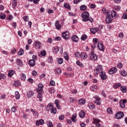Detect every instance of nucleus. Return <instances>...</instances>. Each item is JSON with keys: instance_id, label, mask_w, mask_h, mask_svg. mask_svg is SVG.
<instances>
[{"instance_id": "obj_1", "label": "nucleus", "mask_w": 127, "mask_h": 127, "mask_svg": "<svg viewBox=\"0 0 127 127\" xmlns=\"http://www.w3.org/2000/svg\"><path fill=\"white\" fill-rule=\"evenodd\" d=\"M83 21H90L91 23L94 22V20L92 18H90V14L88 11L84 12L81 14Z\"/></svg>"}, {"instance_id": "obj_2", "label": "nucleus", "mask_w": 127, "mask_h": 127, "mask_svg": "<svg viewBox=\"0 0 127 127\" xmlns=\"http://www.w3.org/2000/svg\"><path fill=\"white\" fill-rule=\"evenodd\" d=\"M38 88L36 89V90L38 93L37 98L40 99V98L42 97V95H43V84L41 83H39L38 85Z\"/></svg>"}, {"instance_id": "obj_3", "label": "nucleus", "mask_w": 127, "mask_h": 127, "mask_svg": "<svg viewBox=\"0 0 127 127\" xmlns=\"http://www.w3.org/2000/svg\"><path fill=\"white\" fill-rule=\"evenodd\" d=\"M100 122H101V120L94 118L93 122H92V124L96 125V127H101L102 125H101V124L99 123Z\"/></svg>"}, {"instance_id": "obj_4", "label": "nucleus", "mask_w": 127, "mask_h": 127, "mask_svg": "<svg viewBox=\"0 0 127 127\" xmlns=\"http://www.w3.org/2000/svg\"><path fill=\"white\" fill-rule=\"evenodd\" d=\"M126 103H127V99L120 100L119 104L122 109H125L126 108Z\"/></svg>"}, {"instance_id": "obj_5", "label": "nucleus", "mask_w": 127, "mask_h": 127, "mask_svg": "<svg viewBox=\"0 0 127 127\" xmlns=\"http://www.w3.org/2000/svg\"><path fill=\"white\" fill-rule=\"evenodd\" d=\"M98 47L99 49V50H101V51H105V47L104 46V44H103V43L101 41L99 42L98 43Z\"/></svg>"}, {"instance_id": "obj_6", "label": "nucleus", "mask_w": 127, "mask_h": 127, "mask_svg": "<svg viewBox=\"0 0 127 127\" xmlns=\"http://www.w3.org/2000/svg\"><path fill=\"white\" fill-rule=\"evenodd\" d=\"M62 36L64 39H68L70 37V35L69 34V32L66 31L62 33Z\"/></svg>"}, {"instance_id": "obj_7", "label": "nucleus", "mask_w": 127, "mask_h": 127, "mask_svg": "<svg viewBox=\"0 0 127 127\" xmlns=\"http://www.w3.org/2000/svg\"><path fill=\"white\" fill-rule=\"evenodd\" d=\"M90 59L91 60H94L95 61H97L98 60V57L96 54L94 53V52H92L90 55Z\"/></svg>"}, {"instance_id": "obj_8", "label": "nucleus", "mask_w": 127, "mask_h": 127, "mask_svg": "<svg viewBox=\"0 0 127 127\" xmlns=\"http://www.w3.org/2000/svg\"><path fill=\"white\" fill-rule=\"evenodd\" d=\"M112 16L111 14H108L106 16V23H111L113 21V19H112Z\"/></svg>"}, {"instance_id": "obj_9", "label": "nucleus", "mask_w": 127, "mask_h": 127, "mask_svg": "<svg viewBox=\"0 0 127 127\" xmlns=\"http://www.w3.org/2000/svg\"><path fill=\"white\" fill-rule=\"evenodd\" d=\"M124 114L123 112H119L115 115L116 119H122L124 118Z\"/></svg>"}, {"instance_id": "obj_10", "label": "nucleus", "mask_w": 127, "mask_h": 127, "mask_svg": "<svg viewBox=\"0 0 127 127\" xmlns=\"http://www.w3.org/2000/svg\"><path fill=\"white\" fill-rule=\"evenodd\" d=\"M99 75L102 80H106V79H107V75H106V72H105V71H101L99 73Z\"/></svg>"}, {"instance_id": "obj_11", "label": "nucleus", "mask_w": 127, "mask_h": 127, "mask_svg": "<svg viewBox=\"0 0 127 127\" xmlns=\"http://www.w3.org/2000/svg\"><path fill=\"white\" fill-rule=\"evenodd\" d=\"M99 31V29L97 27L95 28H91L90 29V31L91 33H93V34H96L97 32Z\"/></svg>"}, {"instance_id": "obj_12", "label": "nucleus", "mask_w": 127, "mask_h": 127, "mask_svg": "<svg viewBox=\"0 0 127 127\" xmlns=\"http://www.w3.org/2000/svg\"><path fill=\"white\" fill-rule=\"evenodd\" d=\"M117 71H118V69H117V68L114 67L109 70V74H110V75H113V74H114V73H116Z\"/></svg>"}, {"instance_id": "obj_13", "label": "nucleus", "mask_w": 127, "mask_h": 127, "mask_svg": "<svg viewBox=\"0 0 127 127\" xmlns=\"http://www.w3.org/2000/svg\"><path fill=\"white\" fill-rule=\"evenodd\" d=\"M87 57H88L87 53H81L80 54V58H81L82 59H83V60H86V59H87Z\"/></svg>"}, {"instance_id": "obj_14", "label": "nucleus", "mask_w": 127, "mask_h": 127, "mask_svg": "<svg viewBox=\"0 0 127 127\" xmlns=\"http://www.w3.org/2000/svg\"><path fill=\"white\" fill-rule=\"evenodd\" d=\"M34 95V92L33 91H29L27 92V97L28 98H31Z\"/></svg>"}, {"instance_id": "obj_15", "label": "nucleus", "mask_w": 127, "mask_h": 127, "mask_svg": "<svg viewBox=\"0 0 127 127\" xmlns=\"http://www.w3.org/2000/svg\"><path fill=\"white\" fill-rule=\"evenodd\" d=\"M44 124V120H43V119H41L39 121H37L36 123V125L37 127H39L40 125H43Z\"/></svg>"}, {"instance_id": "obj_16", "label": "nucleus", "mask_w": 127, "mask_h": 127, "mask_svg": "<svg viewBox=\"0 0 127 127\" xmlns=\"http://www.w3.org/2000/svg\"><path fill=\"white\" fill-rule=\"evenodd\" d=\"M55 104L56 105V107L58 110H61V107L60 106V105L59 104V100H56L55 101Z\"/></svg>"}, {"instance_id": "obj_17", "label": "nucleus", "mask_w": 127, "mask_h": 127, "mask_svg": "<svg viewBox=\"0 0 127 127\" xmlns=\"http://www.w3.org/2000/svg\"><path fill=\"white\" fill-rule=\"evenodd\" d=\"M55 26L58 30L61 28V25L59 23V21H57L55 23Z\"/></svg>"}, {"instance_id": "obj_18", "label": "nucleus", "mask_w": 127, "mask_h": 127, "mask_svg": "<svg viewBox=\"0 0 127 127\" xmlns=\"http://www.w3.org/2000/svg\"><path fill=\"white\" fill-rule=\"evenodd\" d=\"M59 47L56 46L53 48L52 50L53 52H54V53H58V52H59Z\"/></svg>"}, {"instance_id": "obj_19", "label": "nucleus", "mask_w": 127, "mask_h": 127, "mask_svg": "<svg viewBox=\"0 0 127 127\" xmlns=\"http://www.w3.org/2000/svg\"><path fill=\"white\" fill-rule=\"evenodd\" d=\"M71 40H72V41H74V42H77L79 40V38H78V36L76 35H73L71 37Z\"/></svg>"}, {"instance_id": "obj_20", "label": "nucleus", "mask_w": 127, "mask_h": 127, "mask_svg": "<svg viewBox=\"0 0 127 127\" xmlns=\"http://www.w3.org/2000/svg\"><path fill=\"white\" fill-rule=\"evenodd\" d=\"M29 63L31 67H34V66H35V61H34V60H30L29 61Z\"/></svg>"}, {"instance_id": "obj_21", "label": "nucleus", "mask_w": 127, "mask_h": 127, "mask_svg": "<svg viewBox=\"0 0 127 127\" xmlns=\"http://www.w3.org/2000/svg\"><path fill=\"white\" fill-rule=\"evenodd\" d=\"M86 103V100L84 99V98L80 99L78 101V104L79 105H85Z\"/></svg>"}, {"instance_id": "obj_22", "label": "nucleus", "mask_w": 127, "mask_h": 127, "mask_svg": "<svg viewBox=\"0 0 127 127\" xmlns=\"http://www.w3.org/2000/svg\"><path fill=\"white\" fill-rule=\"evenodd\" d=\"M35 46L37 49H39L41 47V43L39 42H36L35 43Z\"/></svg>"}, {"instance_id": "obj_23", "label": "nucleus", "mask_w": 127, "mask_h": 127, "mask_svg": "<svg viewBox=\"0 0 127 127\" xmlns=\"http://www.w3.org/2000/svg\"><path fill=\"white\" fill-rule=\"evenodd\" d=\"M51 113L55 115V114L57 113V109H56V108L53 106L51 109Z\"/></svg>"}, {"instance_id": "obj_24", "label": "nucleus", "mask_w": 127, "mask_h": 127, "mask_svg": "<svg viewBox=\"0 0 127 127\" xmlns=\"http://www.w3.org/2000/svg\"><path fill=\"white\" fill-rule=\"evenodd\" d=\"M85 115L86 114H85V111H84L83 110H82L79 113V116L80 118H81V119H83V118H84V117H85Z\"/></svg>"}, {"instance_id": "obj_25", "label": "nucleus", "mask_w": 127, "mask_h": 127, "mask_svg": "<svg viewBox=\"0 0 127 127\" xmlns=\"http://www.w3.org/2000/svg\"><path fill=\"white\" fill-rule=\"evenodd\" d=\"M120 74L121 75H122V76H124V77H126L127 75V71L125 70H122L120 71Z\"/></svg>"}, {"instance_id": "obj_26", "label": "nucleus", "mask_w": 127, "mask_h": 127, "mask_svg": "<svg viewBox=\"0 0 127 127\" xmlns=\"http://www.w3.org/2000/svg\"><path fill=\"white\" fill-rule=\"evenodd\" d=\"M76 117H77V115L76 114H74L72 115V117L71 118V120L73 123H76Z\"/></svg>"}, {"instance_id": "obj_27", "label": "nucleus", "mask_w": 127, "mask_h": 127, "mask_svg": "<svg viewBox=\"0 0 127 127\" xmlns=\"http://www.w3.org/2000/svg\"><path fill=\"white\" fill-rule=\"evenodd\" d=\"M64 57L66 61H68L69 60V56L68 55V53L67 52H65L64 54Z\"/></svg>"}, {"instance_id": "obj_28", "label": "nucleus", "mask_w": 127, "mask_h": 127, "mask_svg": "<svg viewBox=\"0 0 127 127\" xmlns=\"http://www.w3.org/2000/svg\"><path fill=\"white\" fill-rule=\"evenodd\" d=\"M17 64L18 66H22V62L19 59H17Z\"/></svg>"}, {"instance_id": "obj_29", "label": "nucleus", "mask_w": 127, "mask_h": 127, "mask_svg": "<svg viewBox=\"0 0 127 127\" xmlns=\"http://www.w3.org/2000/svg\"><path fill=\"white\" fill-rule=\"evenodd\" d=\"M110 15L112 18L113 17H116V15H117V12L115 10H112Z\"/></svg>"}, {"instance_id": "obj_30", "label": "nucleus", "mask_w": 127, "mask_h": 127, "mask_svg": "<svg viewBox=\"0 0 127 127\" xmlns=\"http://www.w3.org/2000/svg\"><path fill=\"white\" fill-rule=\"evenodd\" d=\"M95 104H96V105H101V98H97L96 100L95 101Z\"/></svg>"}, {"instance_id": "obj_31", "label": "nucleus", "mask_w": 127, "mask_h": 127, "mask_svg": "<svg viewBox=\"0 0 127 127\" xmlns=\"http://www.w3.org/2000/svg\"><path fill=\"white\" fill-rule=\"evenodd\" d=\"M53 107V106L52 105H51V103H49L48 106H47L46 110L47 111H50V110H51V109H52Z\"/></svg>"}, {"instance_id": "obj_32", "label": "nucleus", "mask_w": 127, "mask_h": 127, "mask_svg": "<svg viewBox=\"0 0 127 127\" xmlns=\"http://www.w3.org/2000/svg\"><path fill=\"white\" fill-rule=\"evenodd\" d=\"M14 74V71L11 70H9L8 73V76L9 77H12V75Z\"/></svg>"}, {"instance_id": "obj_33", "label": "nucleus", "mask_w": 127, "mask_h": 127, "mask_svg": "<svg viewBox=\"0 0 127 127\" xmlns=\"http://www.w3.org/2000/svg\"><path fill=\"white\" fill-rule=\"evenodd\" d=\"M15 98L16 99V100H18L19 98H20V95H19V93L17 91H15Z\"/></svg>"}, {"instance_id": "obj_34", "label": "nucleus", "mask_w": 127, "mask_h": 127, "mask_svg": "<svg viewBox=\"0 0 127 127\" xmlns=\"http://www.w3.org/2000/svg\"><path fill=\"white\" fill-rule=\"evenodd\" d=\"M62 71L61 69L59 68H57L56 69H55V72L56 73V74H60V73H61Z\"/></svg>"}, {"instance_id": "obj_35", "label": "nucleus", "mask_w": 127, "mask_h": 127, "mask_svg": "<svg viewBox=\"0 0 127 127\" xmlns=\"http://www.w3.org/2000/svg\"><path fill=\"white\" fill-rule=\"evenodd\" d=\"M121 86L122 84H121V83H118L114 84L113 86V88H114V89H117V88H119V87H121Z\"/></svg>"}, {"instance_id": "obj_36", "label": "nucleus", "mask_w": 127, "mask_h": 127, "mask_svg": "<svg viewBox=\"0 0 127 127\" xmlns=\"http://www.w3.org/2000/svg\"><path fill=\"white\" fill-rule=\"evenodd\" d=\"M88 107L89 109H90L91 110L95 109V105L93 103H89L88 104Z\"/></svg>"}, {"instance_id": "obj_37", "label": "nucleus", "mask_w": 127, "mask_h": 127, "mask_svg": "<svg viewBox=\"0 0 127 127\" xmlns=\"http://www.w3.org/2000/svg\"><path fill=\"white\" fill-rule=\"evenodd\" d=\"M26 78V76L24 73L21 74V79L22 81H25V79Z\"/></svg>"}, {"instance_id": "obj_38", "label": "nucleus", "mask_w": 127, "mask_h": 127, "mask_svg": "<svg viewBox=\"0 0 127 127\" xmlns=\"http://www.w3.org/2000/svg\"><path fill=\"white\" fill-rule=\"evenodd\" d=\"M64 6L65 7V8H68V9H71V6H70V5L68 3H65L64 4Z\"/></svg>"}, {"instance_id": "obj_39", "label": "nucleus", "mask_w": 127, "mask_h": 127, "mask_svg": "<svg viewBox=\"0 0 127 127\" xmlns=\"http://www.w3.org/2000/svg\"><path fill=\"white\" fill-rule=\"evenodd\" d=\"M47 125L49 127H53V124H52V122L50 121H48L47 122Z\"/></svg>"}, {"instance_id": "obj_40", "label": "nucleus", "mask_w": 127, "mask_h": 127, "mask_svg": "<svg viewBox=\"0 0 127 127\" xmlns=\"http://www.w3.org/2000/svg\"><path fill=\"white\" fill-rule=\"evenodd\" d=\"M97 89H98V86L96 85L90 87L91 91H92L93 92H94V91H95V90H97Z\"/></svg>"}, {"instance_id": "obj_41", "label": "nucleus", "mask_w": 127, "mask_h": 127, "mask_svg": "<svg viewBox=\"0 0 127 127\" xmlns=\"http://www.w3.org/2000/svg\"><path fill=\"white\" fill-rule=\"evenodd\" d=\"M96 69H98L99 71V72H103V66H102V65H98Z\"/></svg>"}, {"instance_id": "obj_42", "label": "nucleus", "mask_w": 127, "mask_h": 127, "mask_svg": "<svg viewBox=\"0 0 127 127\" xmlns=\"http://www.w3.org/2000/svg\"><path fill=\"white\" fill-rule=\"evenodd\" d=\"M23 53H24V51L22 49H20L18 54L20 55V56H21V55H23Z\"/></svg>"}, {"instance_id": "obj_43", "label": "nucleus", "mask_w": 127, "mask_h": 127, "mask_svg": "<svg viewBox=\"0 0 127 127\" xmlns=\"http://www.w3.org/2000/svg\"><path fill=\"white\" fill-rule=\"evenodd\" d=\"M17 4V1L16 0H12V6L13 7H15Z\"/></svg>"}, {"instance_id": "obj_44", "label": "nucleus", "mask_w": 127, "mask_h": 127, "mask_svg": "<svg viewBox=\"0 0 127 127\" xmlns=\"http://www.w3.org/2000/svg\"><path fill=\"white\" fill-rule=\"evenodd\" d=\"M5 14L3 13H1L0 14V19H4V18H5Z\"/></svg>"}, {"instance_id": "obj_45", "label": "nucleus", "mask_w": 127, "mask_h": 127, "mask_svg": "<svg viewBox=\"0 0 127 127\" xmlns=\"http://www.w3.org/2000/svg\"><path fill=\"white\" fill-rule=\"evenodd\" d=\"M81 10H86L87 9V6L82 5L80 7Z\"/></svg>"}, {"instance_id": "obj_46", "label": "nucleus", "mask_w": 127, "mask_h": 127, "mask_svg": "<svg viewBox=\"0 0 127 127\" xmlns=\"http://www.w3.org/2000/svg\"><path fill=\"white\" fill-rule=\"evenodd\" d=\"M120 89L123 93H126L127 92V88L126 87H123V86H121Z\"/></svg>"}, {"instance_id": "obj_47", "label": "nucleus", "mask_w": 127, "mask_h": 127, "mask_svg": "<svg viewBox=\"0 0 127 127\" xmlns=\"http://www.w3.org/2000/svg\"><path fill=\"white\" fill-rule=\"evenodd\" d=\"M58 64H62L63 63V59L60 58L58 59Z\"/></svg>"}, {"instance_id": "obj_48", "label": "nucleus", "mask_w": 127, "mask_h": 127, "mask_svg": "<svg viewBox=\"0 0 127 127\" xmlns=\"http://www.w3.org/2000/svg\"><path fill=\"white\" fill-rule=\"evenodd\" d=\"M99 73H100V70H98L97 68L94 70V74L95 76L98 75Z\"/></svg>"}, {"instance_id": "obj_49", "label": "nucleus", "mask_w": 127, "mask_h": 127, "mask_svg": "<svg viewBox=\"0 0 127 127\" xmlns=\"http://www.w3.org/2000/svg\"><path fill=\"white\" fill-rule=\"evenodd\" d=\"M75 56L77 57V58H80L81 57V54H80V52H76L75 53Z\"/></svg>"}, {"instance_id": "obj_50", "label": "nucleus", "mask_w": 127, "mask_h": 127, "mask_svg": "<svg viewBox=\"0 0 127 127\" xmlns=\"http://www.w3.org/2000/svg\"><path fill=\"white\" fill-rule=\"evenodd\" d=\"M76 64L79 66V67H83V64L79 61H76Z\"/></svg>"}, {"instance_id": "obj_51", "label": "nucleus", "mask_w": 127, "mask_h": 127, "mask_svg": "<svg viewBox=\"0 0 127 127\" xmlns=\"http://www.w3.org/2000/svg\"><path fill=\"white\" fill-rule=\"evenodd\" d=\"M87 35H83L81 36V40L84 41V40H85V39H87Z\"/></svg>"}, {"instance_id": "obj_52", "label": "nucleus", "mask_w": 127, "mask_h": 127, "mask_svg": "<svg viewBox=\"0 0 127 127\" xmlns=\"http://www.w3.org/2000/svg\"><path fill=\"white\" fill-rule=\"evenodd\" d=\"M65 119V117H64V115H61L59 117V120H60L61 121H63Z\"/></svg>"}, {"instance_id": "obj_53", "label": "nucleus", "mask_w": 127, "mask_h": 127, "mask_svg": "<svg viewBox=\"0 0 127 127\" xmlns=\"http://www.w3.org/2000/svg\"><path fill=\"white\" fill-rule=\"evenodd\" d=\"M107 112L108 114H112L113 111H112V108H109L107 109Z\"/></svg>"}, {"instance_id": "obj_54", "label": "nucleus", "mask_w": 127, "mask_h": 127, "mask_svg": "<svg viewBox=\"0 0 127 127\" xmlns=\"http://www.w3.org/2000/svg\"><path fill=\"white\" fill-rule=\"evenodd\" d=\"M122 18L123 19H127V13H124L123 16L122 17Z\"/></svg>"}, {"instance_id": "obj_55", "label": "nucleus", "mask_w": 127, "mask_h": 127, "mask_svg": "<svg viewBox=\"0 0 127 127\" xmlns=\"http://www.w3.org/2000/svg\"><path fill=\"white\" fill-rule=\"evenodd\" d=\"M119 37H120V38L121 39H123L124 38V33L123 32L120 33L119 34Z\"/></svg>"}, {"instance_id": "obj_56", "label": "nucleus", "mask_w": 127, "mask_h": 127, "mask_svg": "<svg viewBox=\"0 0 127 127\" xmlns=\"http://www.w3.org/2000/svg\"><path fill=\"white\" fill-rule=\"evenodd\" d=\"M97 45L98 44L93 42V44L91 45V46L93 49H95V48H96V46H97Z\"/></svg>"}, {"instance_id": "obj_57", "label": "nucleus", "mask_w": 127, "mask_h": 127, "mask_svg": "<svg viewBox=\"0 0 127 127\" xmlns=\"http://www.w3.org/2000/svg\"><path fill=\"white\" fill-rule=\"evenodd\" d=\"M0 79H5V75L3 74L0 73Z\"/></svg>"}, {"instance_id": "obj_58", "label": "nucleus", "mask_w": 127, "mask_h": 127, "mask_svg": "<svg viewBox=\"0 0 127 127\" xmlns=\"http://www.w3.org/2000/svg\"><path fill=\"white\" fill-rule=\"evenodd\" d=\"M23 19L24 21H28V16H25L23 17Z\"/></svg>"}, {"instance_id": "obj_59", "label": "nucleus", "mask_w": 127, "mask_h": 127, "mask_svg": "<svg viewBox=\"0 0 127 127\" xmlns=\"http://www.w3.org/2000/svg\"><path fill=\"white\" fill-rule=\"evenodd\" d=\"M80 1H82V0H74L73 3L74 4H77V3H79Z\"/></svg>"}, {"instance_id": "obj_60", "label": "nucleus", "mask_w": 127, "mask_h": 127, "mask_svg": "<svg viewBox=\"0 0 127 127\" xmlns=\"http://www.w3.org/2000/svg\"><path fill=\"white\" fill-rule=\"evenodd\" d=\"M41 55L42 56H45V55H46V51H45V50L41 52Z\"/></svg>"}, {"instance_id": "obj_61", "label": "nucleus", "mask_w": 127, "mask_h": 127, "mask_svg": "<svg viewBox=\"0 0 127 127\" xmlns=\"http://www.w3.org/2000/svg\"><path fill=\"white\" fill-rule=\"evenodd\" d=\"M11 111L13 113H15L16 112V108L15 107H12L11 108Z\"/></svg>"}, {"instance_id": "obj_62", "label": "nucleus", "mask_w": 127, "mask_h": 127, "mask_svg": "<svg viewBox=\"0 0 127 127\" xmlns=\"http://www.w3.org/2000/svg\"><path fill=\"white\" fill-rule=\"evenodd\" d=\"M93 41L94 43H97L98 44V42L99 41V39L97 38H93Z\"/></svg>"}, {"instance_id": "obj_63", "label": "nucleus", "mask_w": 127, "mask_h": 127, "mask_svg": "<svg viewBox=\"0 0 127 127\" xmlns=\"http://www.w3.org/2000/svg\"><path fill=\"white\" fill-rule=\"evenodd\" d=\"M118 67L119 68V69H121V68L123 67V64L122 63H119L118 64Z\"/></svg>"}, {"instance_id": "obj_64", "label": "nucleus", "mask_w": 127, "mask_h": 127, "mask_svg": "<svg viewBox=\"0 0 127 127\" xmlns=\"http://www.w3.org/2000/svg\"><path fill=\"white\" fill-rule=\"evenodd\" d=\"M50 84H51V86H55V82L53 80H51Z\"/></svg>"}]
</instances>
